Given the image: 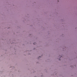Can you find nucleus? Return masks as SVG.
<instances>
[{
  "mask_svg": "<svg viewBox=\"0 0 77 77\" xmlns=\"http://www.w3.org/2000/svg\"><path fill=\"white\" fill-rule=\"evenodd\" d=\"M36 44V43L35 42L33 43V45H35V44Z\"/></svg>",
  "mask_w": 77,
  "mask_h": 77,
  "instance_id": "f257e3e1",
  "label": "nucleus"
},
{
  "mask_svg": "<svg viewBox=\"0 0 77 77\" xmlns=\"http://www.w3.org/2000/svg\"><path fill=\"white\" fill-rule=\"evenodd\" d=\"M34 50H35V48H34Z\"/></svg>",
  "mask_w": 77,
  "mask_h": 77,
  "instance_id": "f03ea898",
  "label": "nucleus"
},
{
  "mask_svg": "<svg viewBox=\"0 0 77 77\" xmlns=\"http://www.w3.org/2000/svg\"><path fill=\"white\" fill-rule=\"evenodd\" d=\"M39 57H41V56H39Z\"/></svg>",
  "mask_w": 77,
  "mask_h": 77,
  "instance_id": "7ed1b4c3",
  "label": "nucleus"
}]
</instances>
